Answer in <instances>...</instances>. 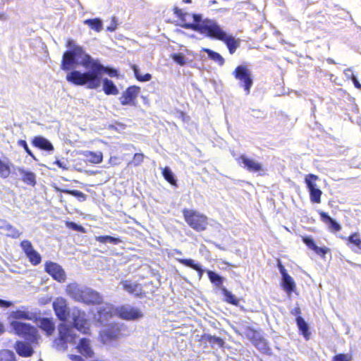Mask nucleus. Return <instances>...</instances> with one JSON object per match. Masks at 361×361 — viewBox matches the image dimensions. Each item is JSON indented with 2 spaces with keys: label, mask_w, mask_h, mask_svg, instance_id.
I'll return each instance as SVG.
<instances>
[{
  "label": "nucleus",
  "mask_w": 361,
  "mask_h": 361,
  "mask_svg": "<svg viewBox=\"0 0 361 361\" xmlns=\"http://www.w3.org/2000/svg\"><path fill=\"white\" fill-rule=\"evenodd\" d=\"M70 360L71 361H84L83 359L79 355H70Z\"/></svg>",
  "instance_id": "680f3d73"
},
{
  "label": "nucleus",
  "mask_w": 361,
  "mask_h": 361,
  "mask_svg": "<svg viewBox=\"0 0 361 361\" xmlns=\"http://www.w3.org/2000/svg\"><path fill=\"white\" fill-rule=\"evenodd\" d=\"M8 224V223L6 221L0 219V229L5 230Z\"/></svg>",
  "instance_id": "e2e57ef3"
},
{
  "label": "nucleus",
  "mask_w": 361,
  "mask_h": 361,
  "mask_svg": "<svg viewBox=\"0 0 361 361\" xmlns=\"http://www.w3.org/2000/svg\"><path fill=\"white\" fill-rule=\"evenodd\" d=\"M171 59L180 66H184L188 63V59L185 58L183 53H175L171 55Z\"/></svg>",
  "instance_id": "ea45409f"
},
{
  "label": "nucleus",
  "mask_w": 361,
  "mask_h": 361,
  "mask_svg": "<svg viewBox=\"0 0 361 361\" xmlns=\"http://www.w3.org/2000/svg\"><path fill=\"white\" fill-rule=\"evenodd\" d=\"M10 174V168L6 164H4L1 160L0 161V176L6 178Z\"/></svg>",
  "instance_id": "09e8293b"
},
{
  "label": "nucleus",
  "mask_w": 361,
  "mask_h": 361,
  "mask_svg": "<svg viewBox=\"0 0 361 361\" xmlns=\"http://www.w3.org/2000/svg\"><path fill=\"white\" fill-rule=\"evenodd\" d=\"M327 62L329 63H331V64H334L335 63V61L332 59H327Z\"/></svg>",
  "instance_id": "774afa93"
},
{
  "label": "nucleus",
  "mask_w": 361,
  "mask_h": 361,
  "mask_svg": "<svg viewBox=\"0 0 361 361\" xmlns=\"http://www.w3.org/2000/svg\"><path fill=\"white\" fill-rule=\"evenodd\" d=\"M27 257L32 265H37L42 261L41 255L36 250L31 252Z\"/></svg>",
  "instance_id": "79ce46f5"
},
{
  "label": "nucleus",
  "mask_w": 361,
  "mask_h": 361,
  "mask_svg": "<svg viewBox=\"0 0 361 361\" xmlns=\"http://www.w3.org/2000/svg\"><path fill=\"white\" fill-rule=\"evenodd\" d=\"M183 214L187 224L196 231L206 230L208 222L207 217L197 211L185 209Z\"/></svg>",
  "instance_id": "39448f33"
},
{
  "label": "nucleus",
  "mask_w": 361,
  "mask_h": 361,
  "mask_svg": "<svg viewBox=\"0 0 361 361\" xmlns=\"http://www.w3.org/2000/svg\"><path fill=\"white\" fill-rule=\"evenodd\" d=\"M208 274V277L210 281L214 283L216 287H219L221 289V287H224L222 283L224 281V278L216 274L213 271L208 270L207 271Z\"/></svg>",
  "instance_id": "cd10ccee"
},
{
  "label": "nucleus",
  "mask_w": 361,
  "mask_h": 361,
  "mask_svg": "<svg viewBox=\"0 0 361 361\" xmlns=\"http://www.w3.org/2000/svg\"><path fill=\"white\" fill-rule=\"evenodd\" d=\"M4 231L6 232V235L7 236L11 237L13 238H18L21 235V232H20L16 228L13 227L10 224H8L6 229Z\"/></svg>",
  "instance_id": "58836bf2"
},
{
  "label": "nucleus",
  "mask_w": 361,
  "mask_h": 361,
  "mask_svg": "<svg viewBox=\"0 0 361 361\" xmlns=\"http://www.w3.org/2000/svg\"><path fill=\"white\" fill-rule=\"evenodd\" d=\"M174 13L178 16L180 18H181L183 17V16L185 13H184L181 9L176 7L174 8Z\"/></svg>",
  "instance_id": "13d9d810"
},
{
  "label": "nucleus",
  "mask_w": 361,
  "mask_h": 361,
  "mask_svg": "<svg viewBox=\"0 0 361 361\" xmlns=\"http://www.w3.org/2000/svg\"><path fill=\"white\" fill-rule=\"evenodd\" d=\"M144 154L142 153H136L135 154L133 160L129 163V164H132L134 166H137L140 165L144 159Z\"/></svg>",
  "instance_id": "de8ad7c7"
},
{
  "label": "nucleus",
  "mask_w": 361,
  "mask_h": 361,
  "mask_svg": "<svg viewBox=\"0 0 361 361\" xmlns=\"http://www.w3.org/2000/svg\"><path fill=\"white\" fill-rule=\"evenodd\" d=\"M117 28V20L115 16L112 17L111 22L110 25L107 27V30L110 32H114Z\"/></svg>",
  "instance_id": "864d4df0"
},
{
  "label": "nucleus",
  "mask_w": 361,
  "mask_h": 361,
  "mask_svg": "<svg viewBox=\"0 0 361 361\" xmlns=\"http://www.w3.org/2000/svg\"><path fill=\"white\" fill-rule=\"evenodd\" d=\"M32 145L47 152H53L54 149L53 145L47 139L42 136L35 137L32 140Z\"/></svg>",
  "instance_id": "dca6fc26"
},
{
  "label": "nucleus",
  "mask_w": 361,
  "mask_h": 361,
  "mask_svg": "<svg viewBox=\"0 0 361 361\" xmlns=\"http://www.w3.org/2000/svg\"><path fill=\"white\" fill-rule=\"evenodd\" d=\"M317 255L324 256L327 252V250L324 247H319L317 245L313 250Z\"/></svg>",
  "instance_id": "5fc2aeb1"
},
{
  "label": "nucleus",
  "mask_w": 361,
  "mask_h": 361,
  "mask_svg": "<svg viewBox=\"0 0 361 361\" xmlns=\"http://www.w3.org/2000/svg\"><path fill=\"white\" fill-rule=\"evenodd\" d=\"M56 190L58 191V192H63V193L68 194V195H71L72 196H74L80 202L85 201L87 200V195H85V193H83V192H82L81 191H79V190H68V189H61L59 188H56Z\"/></svg>",
  "instance_id": "b1692460"
},
{
  "label": "nucleus",
  "mask_w": 361,
  "mask_h": 361,
  "mask_svg": "<svg viewBox=\"0 0 361 361\" xmlns=\"http://www.w3.org/2000/svg\"><path fill=\"white\" fill-rule=\"evenodd\" d=\"M200 16L201 17V20L203 21L206 18L203 19L202 16L201 14H190L185 13L183 17L180 18L181 21L183 23L180 26L185 29H189L188 27H185L184 25L187 24H196L198 23V22L195 21L194 16ZM192 30L191 28H190Z\"/></svg>",
  "instance_id": "c85d7f7f"
},
{
  "label": "nucleus",
  "mask_w": 361,
  "mask_h": 361,
  "mask_svg": "<svg viewBox=\"0 0 361 361\" xmlns=\"http://www.w3.org/2000/svg\"><path fill=\"white\" fill-rule=\"evenodd\" d=\"M96 240L98 242L102 243H112L114 245H117V244L121 243V240L119 238H114V237H112L110 235L97 236L96 238Z\"/></svg>",
  "instance_id": "e433bc0d"
},
{
  "label": "nucleus",
  "mask_w": 361,
  "mask_h": 361,
  "mask_svg": "<svg viewBox=\"0 0 361 361\" xmlns=\"http://www.w3.org/2000/svg\"><path fill=\"white\" fill-rule=\"evenodd\" d=\"M351 80L356 88L361 89V84L360 83L355 75H352Z\"/></svg>",
  "instance_id": "6e6d98bb"
},
{
  "label": "nucleus",
  "mask_w": 361,
  "mask_h": 361,
  "mask_svg": "<svg viewBox=\"0 0 361 361\" xmlns=\"http://www.w3.org/2000/svg\"><path fill=\"white\" fill-rule=\"evenodd\" d=\"M322 221L326 224L331 231L337 232L341 229V225L324 212L319 213Z\"/></svg>",
  "instance_id": "f3484780"
},
{
  "label": "nucleus",
  "mask_w": 361,
  "mask_h": 361,
  "mask_svg": "<svg viewBox=\"0 0 361 361\" xmlns=\"http://www.w3.org/2000/svg\"><path fill=\"white\" fill-rule=\"evenodd\" d=\"M233 75L240 82V86L244 88L246 94H249L253 84L250 71L245 66H239L235 69Z\"/></svg>",
  "instance_id": "6e6552de"
},
{
  "label": "nucleus",
  "mask_w": 361,
  "mask_h": 361,
  "mask_svg": "<svg viewBox=\"0 0 361 361\" xmlns=\"http://www.w3.org/2000/svg\"><path fill=\"white\" fill-rule=\"evenodd\" d=\"M78 351L87 357H91L93 355V351L90 345V340L87 338H82L78 345Z\"/></svg>",
  "instance_id": "aec40b11"
},
{
  "label": "nucleus",
  "mask_w": 361,
  "mask_h": 361,
  "mask_svg": "<svg viewBox=\"0 0 361 361\" xmlns=\"http://www.w3.org/2000/svg\"><path fill=\"white\" fill-rule=\"evenodd\" d=\"M103 73L108 74L110 77L118 75L117 70L103 66L97 59L93 70L84 73L73 70L67 74L66 80L76 85H86L89 89H97L101 85Z\"/></svg>",
  "instance_id": "f03ea898"
},
{
  "label": "nucleus",
  "mask_w": 361,
  "mask_h": 361,
  "mask_svg": "<svg viewBox=\"0 0 361 361\" xmlns=\"http://www.w3.org/2000/svg\"><path fill=\"white\" fill-rule=\"evenodd\" d=\"M82 154L86 158L87 161L91 163L99 164L102 161L103 155L101 152H94L91 151H85Z\"/></svg>",
  "instance_id": "4be33fe9"
},
{
  "label": "nucleus",
  "mask_w": 361,
  "mask_h": 361,
  "mask_svg": "<svg viewBox=\"0 0 361 361\" xmlns=\"http://www.w3.org/2000/svg\"><path fill=\"white\" fill-rule=\"evenodd\" d=\"M4 331V326L2 323L0 322V335Z\"/></svg>",
  "instance_id": "338daca9"
},
{
  "label": "nucleus",
  "mask_w": 361,
  "mask_h": 361,
  "mask_svg": "<svg viewBox=\"0 0 361 361\" xmlns=\"http://www.w3.org/2000/svg\"><path fill=\"white\" fill-rule=\"evenodd\" d=\"M319 179V177L314 174H308L305 178V182L307 185V187L309 190V192L312 190H314L317 188L316 181Z\"/></svg>",
  "instance_id": "2f4dec72"
},
{
  "label": "nucleus",
  "mask_w": 361,
  "mask_h": 361,
  "mask_svg": "<svg viewBox=\"0 0 361 361\" xmlns=\"http://www.w3.org/2000/svg\"><path fill=\"white\" fill-rule=\"evenodd\" d=\"M236 160L240 165L243 164V166L250 172H259L262 170V165L260 163L245 155L240 156Z\"/></svg>",
  "instance_id": "f8f14e48"
},
{
  "label": "nucleus",
  "mask_w": 361,
  "mask_h": 361,
  "mask_svg": "<svg viewBox=\"0 0 361 361\" xmlns=\"http://www.w3.org/2000/svg\"><path fill=\"white\" fill-rule=\"evenodd\" d=\"M85 288L86 287L82 286L77 283H71L66 286V291L75 301L81 302Z\"/></svg>",
  "instance_id": "ddd939ff"
},
{
  "label": "nucleus",
  "mask_w": 361,
  "mask_h": 361,
  "mask_svg": "<svg viewBox=\"0 0 361 361\" xmlns=\"http://www.w3.org/2000/svg\"><path fill=\"white\" fill-rule=\"evenodd\" d=\"M45 270L55 280L63 282L66 280V274L62 267L56 263L49 262L45 264Z\"/></svg>",
  "instance_id": "9d476101"
},
{
  "label": "nucleus",
  "mask_w": 361,
  "mask_h": 361,
  "mask_svg": "<svg viewBox=\"0 0 361 361\" xmlns=\"http://www.w3.org/2000/svg\"><path fill=\"white\" fill-rule=\"evenodd\" d=\"M162 175L169 183H171L173 185H176V180L174 177L172 171L169 167L166 166L163 169Z\"/></svg>",
  "instance_id": "c9c22d12"
},
{
  "label": "nucleus",
  "mask_w": 361,
  "mask_h": 361,
  "mask_svg": "<svg viewBox=\"0 0 361 361\" xmlns=\"http://www.w3.org/2000/svg\"><path fill=\"white\" fill-rule=\"evenodd\" d=\"M182 264L196 270L198 273L199 279H201L204 270L202 268L201 265L195 263V260L192 259H176Z\"/></svg>",
  "instance_id": "6ab92c4d"
},
{
  "label": "nucleus",
  "mask_w": 361,
  "mask_h": 361,
  "mask_svg": "<svg viewBox=\"0 0 361 361\" xmlns=\"http://www.w3.org/2000/svg\"><path fill=\"white\" fill-rule=\"evenodd\" d=\"M103 82V90L106 94L116 95L118 94V90L114 83L108 78H104Z\"/></svg>",
  "instance_id": "5701e85b"
},
{
  "label": "nucleus",
  "mask_w": 361,
  "mask_h": 361,
  "mask_svg": "<svg viewBox=\"0 0 361 361\" xmlns=\"http://www.w3.org/2000/svg\"><path fill=\"white\" fill-rule=\"evenodd\" d=\"M118 329L114 330V328H107L103 331L104 336L110 340L116 338L118 336Z\"/></svg>",
  "instance_id": "a18cd8bd"
},
{
  "label": "nucleus",
  "mask_w": 361,
  "mask_h": 361,
  "mask_svg": "<svg viewBox=\"0 0 361 361\" xmlns=\"http://www.w3.org/2000/svg\"><path fill=\"white\" fill-rule=\"evenodd\" d=\"M352 356L350 354H338L333 358V361H351Z\"/></svg>",
  "instance_id": "3c124183"
},
{
  "label": "nucleus",
  "mask_w": 361,
  "mask_h": 361,
  "mask_svg": "<svg viewBox=\"0 0 361 361\" xmlns=\"http://www.w3.org/2000/svg\"><path fill=\"white\" fill-rule=\"evenodd\" d=\"M12 317L16 319H32L35 314L23 310H16L12 312Z\"/></svg>",
  "instance_id": "473e14b6"
},
{
  "label": "nucleus",
  "mask_w": 361,
  "mask_h": 361,
  "mask_svg": "<svg viewBox=\"0 0 361 361\" xmlns=\"http://www.w3.org/2000/svg\"><path fill=\"white\" fill-rule=\"evenodd\" d=\"M66 47L69 50L64 52L61 62V69L69 71L78 66H82L89 70H93L97 59H94L87 54L83 47L77 45L73 39L67 42Z\"/></svg>",
  "instance_id": "7ed1b4c3"
},
{
  "label": "nucleus",
  "mask_w": 361,
  "mask_h": 361,
  "mask_svg": "<svg viewBox=\"0 0 361 361\" xmlns=\"http://www.w3.org/2000/svg\"><path fill=\"white\" fill-rule=\"evenodd\" d=\"M71 224L73 225V229H75L76 231H82V230H83V228L81 226H78V225H77L75 223H71Z\"/></svg>",
  "instance_id": "69168bd1"
},
{
  "label": "nucleus",
  "mask_w": 361,
  "mask_h": 361,
  "mask_svg": "<svg viewBox=\"0 0 361 361\" xmlns=\"http://www.w3.org/2000/svg\"><path fill=\"white\" fill-rule=\"evenodd\" d=\"M84 24L87 25L91 29L96 32H100L103 27V23L100 18L87 19L84 20Z\"/></svg>",
  "instance_id": "bb28decb"
},
{
  "label": "nucleus",
  "mask_w": 361,
  "mask_h": 361,
  "mask_svg": "<svg viewBox=\"0 0 361 361\" xmlns=\"http://www.w3.org/2000/svg\"><path fill=\"white\" fill-rule=\"evenodd\" d=\"M194 18L198 23L187 24L184 26L191 28L192 30L203 34L207 37L224 42L226 44L231 54H233L240 47V39H235L232 35L227 34L215 20L206 18L202 21L200 16H195Z\"/></svg>",
  "instance_id": "f257e3e1"
},
{
  "label": "nucleus",
  "mask_w": 361,
  "mask_h": 361,
  "mask_svg": "<svg viewBox=\"0 0 361 361\" xmlns=\"http://www.w3.org/2000/svg\"><path fill=\"white\" fill-rule=\"evenodd\" d=\"M296 322L300 331L302 332L303 336L307 338L308 326L304 319L301 317H298L296 318Z\"/></svg>",
  "instance_id": "4c0bfd02"
},
{
  "label": "nucleus",
  "mask_w": 361,
  "mask_h": 361,
  "mask_svg": "<svg viewBox=\"0 0 361 361\" xmlns=\"http://www.w3.org/2000/svg\"><path fill=\"white\" fill-rule=\"evenodd\" d=\"M11 305V302L4 300L0 299V306L4 307H8Z\"/></svg>",
  "instance_id": "052dcab7"
},
{
  "label": "nucleus",
  "mask_w": 361,
  "mask_h": 361,
  "mask_svg": "<svg viewBox=\"0 0 361 361\" xmlns=\"http://www.w3.org/2000/svg\"><path fill=\"white\" fill-rule=\"evenodd\" d=\"M322 192L317 188L310 191V200L312 202L320 203Z\"/></svg>",
  "instance_id": "37998d69"
},
{
  "label": "nucleus",
  "mask_w": 361,
  "mask_h": 361,
  "mask_svg": "<svg viewBox=\"0 0 361 361\" xmlns=\"http://www.w3.org/2000/svg\"><path fill=\"white\" fill-rule=\"evenodd\" d=\"M0 361H15L14 353L10 350H4L1 352Z\"/></svg>",
  "instance_id": "c03bdc74"
},
{
  "label": "nucleus",
  "mask_w": 361,
  "mask_h": 361,
  "mask_svg": "<svg viewBox=\"0 0 361 361\" xmlns=\"http://www.w3.org/2000/svg\"><path fill=\"white\" fill-rule=\"evenodd\" d=\"M132 69L134 72L135 78L142 82H147L152 79V75L149 73H146L145 75H142L138 67L136 65H133L132 66Z\"/></svg>",
  "instance_id": "f704fd0d"
},
{
  "label": "nucleus",
  "mask_w": 361,
  "mask_h": 361,
  "mask_svg": "<svg viewBox=\"0 0 361 361\" xmlns=\"http://www.w3.org/2000/svg\"><path fill=\"white\" fill-rule=\"evenodd\" d=\"M17 170L25 183L32 186L36 184V176L33 172L26 171L23 168H18Z\"/></svg>",
  "instance_id": "a211bd4d"
},
{
  "label": "nucleus",
  "mask_w": 361,
  "mask_h": 361,
  "mask_svg": "<svg viewBox=\"0 0 361 361\" xmlns=\"http://www.w3.org/2000/svg\"><path fill=\"white\" fill-rule=\"evenodd\" d=\"M202 51L207 54L211 60L217 63L219 66H222L224 63V59L219 53L206 48H204Z\"/></svg>",
  "instance_id": "c756f323"
},
{
  "label": "nucleus",
  "mask_w": 361,
  "mask_h": 361,
  "mask_svg": "<svg viewBox=\"0 0 361 361\" xmlns=\"http://www.w3.org/2000/svg\"><path fill=\"white\" fill-rule=\"evenodd\" d=\"M11 326L17 334L23 336L28 341L33 343L37 340V331L35 327L30 324L13 321L11 322Z\"/></svg>",
  "instance_id": "0eeeda50"
},
{
  "label": "nucleus",
  "mask_w": 361,
  "mask_h": 361,
  "mask_svg": "<svg viewBox=\"0 0 361 361\" xmlns=\"http://www.w3.org/2000/svg\"><path fill=\"white\" fill-rule=\"evenodd\" d=\"M102 301V297L99 293L90 288H85V292H83V297L81 300L82 302L86 304H99Z\"/></svg>",
  "instance_id": "4468645a"
},
{
  "label": "nucleus",
  "mask_w": 361,
  "mask_h": 361,
  "mask_svg": "<svg viewBox=\"0 0 361 361\" xmlns=\"http://www.w3.org/2000/svg\"><path fill=\"white\" fill-rule=\"evenodd\" d=\"M118 316L126 320H137L143 317L142 310L137 307L126 305L117 309Z\"/></svg>",
  "instance_id": "1a4fd4ad"
},
{
  "label": "nucleus",
  "mask_w": 361,
  "mask_h": 361,
  "mask_svg": "<svg viewBox=\"0 0 361 361\" xmlns=\"http://www.w3.org/2000/svg\"><path fill=\"white\" fill-rule=\"evenodd\" d=\"M53 308L61 321H67L70 318L75 329L85 334L88 333L89 322L84 312L75 308L71 312L66 300L61 297L56 298L53 302Z\"/></svg>",
  "instance_id": "20e7f679"
},
{
  "label": "nucleus",
  "mask_w": 361,
  "mask_h": 361,
  "mask_svg": "<svg viewBox=\"0 0 361 361\" xmlns=\"http://www.w3.org/2000/svg\"><path fill=\"white\" fill-rule=\"evenodd\" d=\"M39 326L42 329L45 331L48 335H51L54 330L53 322L47 318H43L40 320Z\"/></svg>",
  "instance_id": "7c9ffc66"
},
{
  "label": "nucleus",
  "mask_w": 361,
  "mask_h": 361,
  "mask_svg": "<svg viewBox=\"0 0 361 361\" xmlns=\"http://www.w3.org/2000/svg\"><path fill=\"white\" fill-rule=\"evenodd\" d=\"M279 269L282 276V278L284 277L285 276L288 275V273L286 272L285 267L281 264V262H279Z\"/></svg>",
  "instance_id": "4d7b16f0"
},
{
  "label": "nucleus",
  "mask_w": 361,
  "mask_h": 361,
  "mask_svg": "<svg viewBox=\"0 0 361 361\" xmlns=\"http://www.w3.org/2000/svg\"><path fill=\"white\" fill-rule=\"evenodd\" d=\"M20 247L23 252L25 253L26 256L29 255L31 252L35 250L31 242L27 240H23L20 243Z\"/></svg>",
  "instance_id": "a19ab883"
},
{
  "label": "nucleus",
  "mask_w": 361,
  "mask_h": 361,
  "mask_svg": "<svg viewBox=\"0 0 361 361\" xmlns=\"http://www.w3.org/2000/svg\"><path fill=\"white\" fill-rule=\"evenodd\" d=\"M291 314L293 315H297V314H300V307H296L294 309H293L291 310Z\"/></svg>",
  "instance_id": "0e129e2a"
},
{
  "label": "nucleus",
  "mask_w": 361,
  "mask_h": 361,
  "mask_svg": "<svg viewBox=\"0 0 361 361\" xmlns=\"http://www.w3.org/2000/svg\"><path fill=\"white\" fill-rule=\"evenodd\" d=\"M140 92V87L137 86L129 87L125 92H123L121 97L119 98L122 105H135V99Z\"/></svg>",
  "instance_id": "9b49d317"
},
{
  "label": "nucleus",
  "mask_w": 361,
  "mask_h": 361,
  "mask_svg": "<svg viewBox=\"0 0 361 361\" xmlns=\"http://www.w3.org/2000/svg\"><path fill=\"white\" fill-rule=\"evenodd\" d=\"M59 338L55 340V345L59 350H66L68 343H75L76 336L74 334V327L66 324H61L59 326Z\"/></svg>",
  "instance_id": "423d86ee"
},
{
  "label": "nucleus",
  "mask_w": 361,
  "mask_h": 361,
  "mask_svg": "<svg viewBox=\"0 0 361 361\" xmlns=\"http://www.w3.org/2000/svg\"><path fill=\"white\" fill-rule=\"evenodd\" d=\"M208 341L209 343L212 345V347H214L215 345L221 348L223 347L224 344V341L215 336H209L208 337Z\"/></svg>",
  "instance_id": "49530a36"
},
{
  "label": "nucleus",
  "mask_w": 361,
  "mask_h": 361,
  "mask_svg": "<svg viewBox=\"0 0 361 361\" xmlns=\"http://www.w3.org/2000/svg\"><path fill=\"white\" fill-rule=\"evenodd\" d=\"M303 243L311 250H314L316 246L314 240L310 237H303L302 238Z\"/></svg>",
  "instance_id": "603ef678"
},
{
  "label": "nucleus",
  "mask_w": 361,
  "mask_h": 361,
  "mask_svg": "<svg viewBox=\"0 0 361 361\" xmlns=\"http://www.w3.org/2000/svg\"><path fill=\"white\" fill-rule=\"evenodd\" d=\"M221 290L225 297V300L227 302L238 305V300L236 298V297L229 290H228L225 287H221Z\"/></svg>",
  "instance_id": "72a5a7b5"
},
{
  "label": "nucleus",
  "mask_w": 361,
  "mask_h": 361,
  "mask_svg": "<svg viewBox=\"0 0 361 361\" xmlns=\"http://www.w3.org/2000/svg\"><path fill=\"white\" fill-rule=\"evenodd\" d=\"M18 145L24 148L25 152L27 153L28 155H30L33 159L36 160L35 156L33 154L32 151L28 147V145L27 144V142L24 140H20L18 141Z\"/></svg>",
  "instance_id": "8fccbe9b"
},
{
  "label": "nucleus",
  "mask_w": 361,
  "mask_h": 361,
  "mask_svg": "<svg viewBox=\"0 0 361 361\" xmlns=\"http://www.w3.org/2000/svg\"><path fill=\"white\" fill-rule=\"evenodd\" d=\"M54 164H56L59 167L61 168L63 170H67L68 169V167L66 166V165L63 162H62V161H61L59 160H56L54 162Z\"/></svg>",
  "instance_id": "bf43d9fd"
},
{
  "label": "nucleus",
  "mask_w": 361,
  "mask_h": 361,
  "mask_svg": "<svg viewBox=\"0 0 361 361\" xmlns=\"http://www.w3.org/2000/svg\"><path fill=\"white\" fill-rule=\"evenodd\" d=\"M17 352L20 355L27 357L30 356L32 354L33 350L30 345L24 342H18Z\"/></svg>",
  "instance_id": "393cba45"
},
{
  "label": "nucleus",
  "mask_w": 361,
  "mask_h": 361,
  "mask_svg": "<svg viewBox=\"0 0 361 361\" xmlns=\"http://www.w3.org/2000/svg\"><path fill=\"white\" fill-rule=\"evenodd\" d=\"M348 245H352L350 247L352 250L356 253L361 254V239L360 234L354 233L348 238Z\"/></svg>",
  "instance_id": "412c9836"
},
{
  "label": "nucleus",
  "mask_w": 361,
  "mask_h": 361,
  "mask_svg": "<svg viewBox=\"0 0 361 361\" xmlns=\"http://www.w3.org/2000/svg\"><path fill=\"white\" fill-rule=\"evenodd\" d=\"M121 283L123 286V288L130 294L134 295L135 296H140L142 294V286L137 283L125 280L121 281Z\"/></svg>",
  "instance_id": "2eb2a0df"
},
{
  "label": "nucleus",
  "mask_w": 361,
  "mask_h": 361,
  "mask_svg": "<svg viewBox=\"0 0 361 361\" xmlns=\"http://www.w3.org/2000/svg\"><path fill=\"white\" fill-rule=\"evenodd\" d=\"M282 286L286 293H290L294 290L295 283L293 278L288 275L282 278Z\"/></svg>",
  "instance_id": "a878e982"
}]
</instances>
